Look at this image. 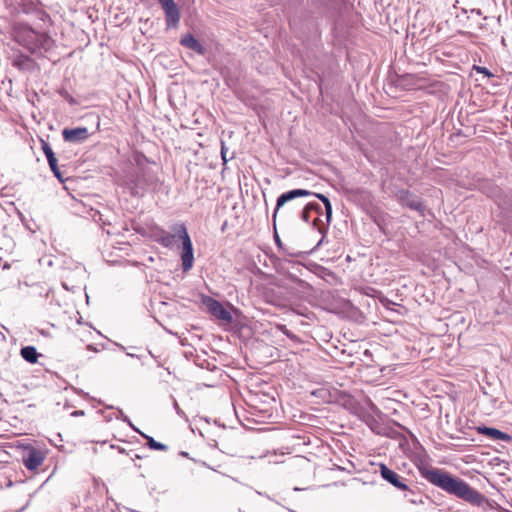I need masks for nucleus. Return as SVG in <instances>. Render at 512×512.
<instances>
[{
  "label": "nucleus",
  "mask_w": 512,
  "mask_h": 512,
  "mask_svg": "<svg viewBox=\"0 0 512 512\" xmlns=\"http://www.w3.org/2000/svg\"><path fill=\"white\" fill-rule=\"evenodd\" d=\"M20 354L25 361L31 364L36 363L39 356L37 349L34 346H25L21 348Z\"/></svg>",
  "instance_id": "nucleus-15"
},
{
  "label": "nucleus",
  "mask_w": 512,
  "mask_h": 512,
  "mask_svg": "<svg viewBox=\"0 0 512 512\" xmlns=\"http://www.w3.org/2000/svg\"><path fill=\"white\" fill-rule=\"evenodd\" d=\"M136 432L139 433L143 438H145L147 440V445L150 449L160 450V451H165L168 449V447L165 444L156 441L153 437L146 435L145 433L141 432L139 429Z\"/></svg>",
  "instance_id": "nucleus-16"
},
{
  "label": "nucleus",
  "mask_w": 512,
  "mask_h": 512,
  "mask_svg": "<svg viewBox=\"0 0 512 512\" xmlns=\"http://www.w3.org/2000/svg\"><path fill=\"white\" fill-rule=\"evenodd\" d=\"M118 346L120 347L121 350H125L126 348L123 346V345H119Z\"/></svg>",
  "instance_id": "nucleus-32"
},
{
  "label": "nucleus",
  "mask_w": 512,
  "mask_h": 512,
  "mask_svg": "<svg viewBox=\"0 0 512 512\" xmlns=\"http://www.w3.org/2000/svg\"><path fill=\"white\" fill-rule=\"evenodd\" d=\"M126 354H127V356L132 357V358H140V356H139V355H136V354H134V353H129V352H127Z\"/></svg>",
  "instance_id": "nucleus-30"
},
{
  "label": "nucleus",
  "mask_w": 512,
  "mask_h": 512,
  "mask_svg": "<svg viewBox=\"0 0 512 512\" xmlns=\"http://www.w3.org/2000/svg\"><path fill=\"white\" fill-rule=\"evenodd\" d=\"M421 477L432 485L450 495L456 496L470 504L481 505L484 496L472 488L467 482L439 468L423 467L419 469Z\"/></svg>",
  "instance_id": "nucleus-1"
},
{
  "label": "nucleus",
  "mask_w": 512,
  "mask_h": 512,
  "mask_svg": "<svg viewBox=\"0 0 512 512\" xmlns=\"http://www.w3.org/2000/svg\"><path fill=\"white\" fill-rule=\"evenodd\" d=\"M180 44L199 55H203L205 53V48L202 44L190 33L185 34L180 39Z\"/></svg>",
  "instance_id": "nucleus-14"
},
{
  "label": "nucleus",
  "mask_w": 512,
  "mask_h": 512,
  "mask_svg": "<svg viewBox=\"0 0 512 512\" xmlns=\"http://www.w3.org/2000/svg\"><path fill=\"white\" fill-rule=\"evenodd\" d=\"M62 136L66 142L81 143L89 137V132L86 127L65 128Z\"/></svg>",
  "instance_id": "nucleus-10"
},
{
  "label": "nucleus",
  "mask_w": 512,
  "mask_h": 512,
  "mask_svg": "<svg viewBox=\"0 0 512 512\" xmlns=\"http://www.w3.org/2000/svg\"><path fill=\"white\" fill-rule=\"evenodd\" d=\"M16 39L30 53L43 55L54 48L55 41L46 33L25 27L17 32Z\"/></svg>",
  "instance_id": "nucleus-2"
},
{
  "label": "nucleus",
  "mask_w": 512,
  "mask_h": 512,
  "mask_svg": "<svg viewBox=\"0 0 512 512\" xmlns=\"http://www.w3.org/2000/svg\"><path fill=\"white\" fill-rule=\"evenodd\" d=\"M281 330H282V331L284 332V334H286L288 337H290V338H294V335H293V334H291V333L287 330V328H286L285 326H281Z\"/></svg>",
  "instance_id": "nucleus-27"
},
{
  "label": "nucleus",
  "mask_w": 512,
  "mask_h": 512,
  "mask_svg": "<svg viewBox=\"0 0 512 512\" xmlns=\"http://www.w3.org/2000/svg\"><path fill=\"white\" fill-rule=\"evenodd\" d=\"M44 460L45 454L41 450L31 448L27 455L23 457V464L28 470L34 471L42 465Z\"/></svg>",
  "instance_id": "nucleus-11"
},
{
  "label": "nucleus",
  "mask_w": 512,
  "mask_h": 512,
  "mask_svg": "<svg viewBox=\"0 0 512 512\" xmlns=\"http://www.w3.org/2000/svg\"><path fill=\"white\" fill-rule=\"evenodd\" d=\"M379 472L381 477L398 490H408L403 477H401L394 470L390 469L387 465L381 463L379 465Z\"/></svg>",
  "instance_id": "nucleus-8"
},
{
  "label": "nucleus",
  "mask_w": 512,
  "mask_h": 512,
  "mask_svg": "<svg viewBox=\"0 0 512 512\" xmlns=\"http://www.w3.org/2000/svg\"><path fill=\"white\" fill-rule=\"evenodd\" d=\"M274 238H275V241H276L277 245L280 246L281 245V240H280V238H279V236H278V234L276 232H275Z\"/></svg>",
  "instance_id": "nucleus-28"
},
{
  "label": "nucleus",
  "mask_w": 512,
  "mask_h": 512,
  "mask_svg": "<svg viewBox=\"0 0 512 512\" xmlns=\"http://www.w3.org/2000/svg\"><path fill=\"white\" fill-rule=\"evenodd\" d=\"M83 414H84V412H83V411H81V410L74 411V412L72 413V415H73V416H80V415H83Z\"/></svg>",
  "instance_id": "nucleus-29"
},
{
  "label": "nucleus",
  "mask_w": 512,
  "mask_h": 512,
  "mask_svg": "<svg viewBox=\"0 0 512 512\" xmlns=\"http://www.w3.org/2000/svg\"><path fill=\"white\" fill-rule=\"evenodd\" d=\"M477 431L479 434L485 435L495 441H509L511 439L507 433L493 427L479 426Z\"/></svg>",
  "instance_id": "nucleus-13"
},
{
  "label": "nucleus",
  "mask_w": 512,
  "mask_h": 512,
  "mask_svg": "<svg viewBox=\"0 0 512 512\" xmlns=\"http://www.w3.org/2000/svg\"><path fill=\"white\" fill-rule=\"evenodd\" d=\"M177 236L182 242L180 258L182 261V269L184 272H188L193 267L194 263V250L191 238L187 232V228L184 224L177 226Z\"/></svg>",
  "instance_id": "nucleus-3"
},
{
  "label": "nucleus",
  "mask_w": 512,
  "mask_h": 512,
  "mask_svg": "<svg viewBox=\"0 0 512 512\" xmlns=\"http://www.w3.org/2000/svg\"><path fill=\"white\" fill-rule=\"evenodd\" d=\"M310 195H312V192H310L309 190H306V189H301V188L289 190L287 192L282 193L277 198L276 207H275L274 212H273V220L275 221L276 215H277L279 209L284 204H286L287 202L292 201V200H294L296 198L306 197V196H310Z\"/></svg>",
  "instance_id": "nucleus-9"
},
{
  "label": "nucleus",
  "mask_w": 512,
  "mask_h": 512,
  "mask_svg": "<svg viewBox=\"0 0 512 512\" xmlns=\"http://www.w3.org/2000/svg\"><path fill=\"white\" fill-rule=\"evenodd\" d=\"M289 512H296V511L289 509Z\"/></svg>",
  "instance_id": "nucleus-33"
},
{
  "label": "nucleus",
  "mask_w": 512,
  "mask_h": 512,
  "mask_svg": "<svg viewBox=\"0 0 512 512\" xmlns=\"http://www.w3.org/2000/svg\"><path fill=\"white\" fill-rule=\"evenodd\" d=\"M202 302L207 308V311L212 316L227 323L232 322L233 317L231 313L223 306L221 302L210 296L203 297Z\"/></svg>",
  "instance_id": "nucleus-6"
},
{
  "label": "nucleus",
  "mask_w": 512,
  "mask_h": 512,
  "mask_svg": "<svg viewBox=\"0 0 512 512\" xmlns=\"http://www.w3.org/2000/svg\"><path fill=\"white\" fill-rule=\"evenodd\" d=\"M42 150L47 158V161H48L51 171L53 172L55 177H57L60 181H62V175H61V172L58 167V161L55 156V153L53 152L50 144L44 140H42Z\"/></svg>",
  "instance_id": "nucleus-12"
},
{
  "label": "nucleus",
  "mask_w": 512,
  "mask_h": 512,
  "mask_svg": "<svg viewBox=\"0 0 512 512\" xmlns=\"http://www.w3.org/2000/svg\"><path fill=\"white\" fill-rule=\"evenodd\" d=\"M173 408L180 417L185 418L187 420L185 412L179 407L176 399L173 400Z\"/></svg>",
  "instance_id": "nucleus-24"
},
{
  "label": "nucleus",
  "mask_w": 512,
  "mask_h": 512,
  "mask_svg": "<svg viewBox=\"0 0 512 512\" xmlns=\"http://www.w3.org/2000/svg\"><path fill=\"white\" fill-rule=\"evenodd\" d=\"M307 206H308V209H310V211H315L318 215L322 214V207L320 204H318L316 202H310L307 204Z\"/></svg>",
  "instance_id": "nucleus-23"
},
{
  "label": "nucleus",
  "mask_w": 512,
  "mask_h": 512,
  "mask_svg": "<svg viewBox=\"0 0 512 512\" xmlns=\"http://www.w3.org/2000/svg\"><path fill=\"white\" fill-rule=\"evenodd\" d=\"M476 70L480 73H483L485 74L486 76L488 77H491L492 76V73L486 68V67H480V66H477L475 67Z\"/></svg>",
  "instance_id": "nucleus-26"
},
{
  "label": "nucleus",
  "mask_w": 512,
  "mask_h": 512,
  "mask_svg": "<svg viewBox=\"0 0 512 512\" xmlns=\"http://www.w3.org/2000/svg\"><path fill=\"white\" fill-rule=\"evenodd\" d=\"M31 63V59L27 55L19 54L13 60V65L18 67L19 69H26L28 65Z\"/></svg>",
  "instance_id": "nucleus-18"
},
{
  "label": "nucleus",
  "mask_w": 512,
  "mask_h": 512,
  "mask_svg": "<svg viewBox=\"0 0 512 512\" xmlns=\"http://www.w3.org/2000/svg\"><path fill=\"white\" fill-rule=\"evenodd\" d=\"M404 497L412 504H423V496L408 488Z\"/></svg>",
  "instance_id": "nucleus-19"
},
{
  "label": "nucleus",
  "mask_w": 512,
  "mask_h": 512,
  "mask_svg": "<svg viewBox=\"0 0 512 512\" xmlns=\"http://www.w3.org/2000/svg\"><path fill=\"white\" fill-rule=\"evenodd\" d=\"M62 286H63V288H64V289H66V290H68V291H69V290H71V289L68 287V285L66 284V282H62Z\"/></svg>",
  "instance_id": "nucleus-31"
},
{
  "label": "nucleus",
  "mask_w": 512,
  "mask_h": 512,
  "mask_svg": "<svg viewBox=\"0 0 512 512\" xmlns=\"http://www.w3.org/2000/svg\"><path fill=\"white\" fill-rule=\"evenodd\" d=\"M149 183L146 179L138 178L132 188L135 194L142 195L148 188Z\"/></svg>",
  "instance_id": "nucleus-20"
},
{
  "label": "nucleus",
  "mask_w": 512,
  "mask_h": 512,
  "mask_svg": "<svg viewBox=\"0 0 512 512\" xmlns=\"http://www.w3.org/2000/svg\"><path fill=\"white\" fill-rule=\"evenodd\" d=\"M396 199L403 207L417 211L421 216H425L427 208L420 197L409 190L401 189L396 193Z\"/></svg>",
  "instance_id": "nucleus-5"
},
{
  "label": "nucleus",
  "mask_w": 512,
  "mask_h": 512,
  "mask_svg": "<svg viewBox=\"0 0 512 512\" xmlns=\"http://www.w3.org/2000/svg\"><path fill=\"white\" fill-rule=\"evenodd\" d=\"M165 13V21L168 27L176 28L180 22L181 14L174 0H158Z\"/></svg>",
  "instance_id": "nucleus-7"
},
{
  "label": "nucleus",
  "mask_w": 512,
  "mask_h": 512,
  "mask_svg": "<svg viewBox=\"0 0 512 512\" xmlns=\"http://www.w3.org/2000/svg\"><path fill=\"white\" fill-rule=\"evenodd\" d=\"M301 218L304 222L308 223L310 218V209H308V206L306 205L301 213Z\"/></svg>",
  "instance_id": "nucleus-25"
},
{
  "label": "nucleus",
  "mask_w": 512,
  "mask_h": 512,
  "mask_svg": "<svg viewBox=\"0 0 512 512\" xmlns=\"http://www.w3.org/2000/svg\"><path fill=\"white\" fill-rule=\"evenodd\" d=\"M175 234L170 233H164L160 236L158 242L166 248H171L174 245L175 238H178L177 236V228H175Z\"/></svg>",
  "instance_id": "nucleus-17"
},
{
  "label": "nucleus",
  "mask_w": 512,
  "mask_h": 512,
  "mask_svg": "<svg viewBox=\"0 0 512 512\" xmlns=\"http://www.w3.org/2000/svg\"><path fill=\"white\" fill-rule=\"evenodd\" d=\"M227 147L225 146V143L222 141L221 142V159L223 161V164L225 165L230 159L233 158V156H231L230 158L227 157Z\"/></svg>",
  "instance_id": "nucleus-22"
},
{
  "label": "nucleus",
  "mask_w": 512,
  "mask_h": 512,
  "mask_svg": "<svg viewBox=\"0 0 512 512\" xmlns=\"http://www.w3.org/2000/svg\"><path fill=\"white\" fill-rule=\"evenodd\" d=\"M312 195L317 197L323 203L324 208H325V220H326L325 223H323V221L320 220L319 218H316L313 220V226L315 228H317L318 232L322 235L321 239L318 241V243L316 244V246L314 248V249H317L322 245L324 238L328 232V229H329V226H330V223L332 220L333 209H332V204L326 195H324L322 193H312Z\"/></svg>",
  "instance_id": "nucleus-4"
},
{
  "label": "nucleus",
  "mask_w": 512,
  "mask_h": 512,
  "mask_svg": "<svg viewBox=\"0 0 512 512\" xmlns=\"http://www.w3.org/2000/svg\"><path fill=\"white\" fill-rule=\"evenodd\" d=\"M118 413L119 415L117 416V419H120L122 420L123 422L127 423L134 431H138V428H136L133 423L131 422V420L129 419V417L127 415L124 414L123 410L122 409H118Z\"/></svg>",
  "instance_id": "nucleus-21"
}]
</instances>
